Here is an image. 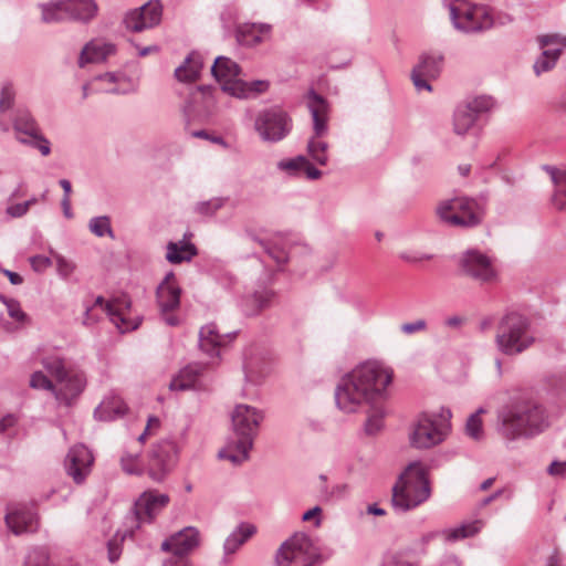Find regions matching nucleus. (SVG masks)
Wrapping results in <instances>:
<instances>
[{
    "instance_id": "1",
    "label": "nucleus",
    "mask_w": 566,
    "mask_h": 566,
    "mask_svg": "<svg viewBox=\"0 0 566 566\" xmlns=\"http://www.w3.org/2000/svg\"><path fill=\"white\" fill-rule=\"evenodd\" d=\"M392 370L378 360H367L344 375L335 388L337 408L345 413L360 411L384 398Z\"/></svg>"
},
{
    "instance_id": "2",
    "label": "nucleus",
    "mask_w": 566,
    "mask_h": 566,
    "mask_svg": "<svg viewBox=\"0 0 566 566\" xmlns=\"http://www.w3.org/2000/svg\"><path fill=\"white\" fill-rule=\"evenodd\" d=\"M549 427V412L535 397H513L496 410L495 431L506 446L534 439Z\"/></svg>"
},
{
    "instance_id": "3",
    "label": "nucleus",
    "mask_w": 566,
    "mask_h": 566,
    "mask_svg": "<svg viewBox=\"0 0 566 566\" xmlns=\"http://www.w3.org/2000/svg\"><path fill=\"white\" fill-rule=\"evenodd\" d=\"M263 419L262 410L245 403L237 405L231 412L233 436L218 452V457L234 465L247 461Z\"/></svg>"
},
{
    "instance_id": "4",
    "label": "nucleus",
    "mask_w": 566,
    "mask_h": 566,
    "mask_svg": "<svg viewBox=\"0 0 566 566\" xmlns=\"http://www.w3.org/2000/svg\"><path fill=\"white\" fill-rule=\"evenodd\" d=\"M430 494V483L423 468L411 463L392 488V507L397 512H408L426 502Z\"/></svg>"
},
{
    "instance_id": "5",
    "label": "nucleus",
    "mask_w": 566,
    "mask_h": 566,
    "mask_svg": "<svg viewBox=\"0 0 566 566\" xmlns=\"http://www.w3.org/2000/svg\"><path fill=\"white\" fill-rule=\"evenodd\" d=\"M534 342L531 323L523 314L509 312L499 322L495 345L503 355H520L527 350Z\"/></svg>"
},
{
    "instance_id": "6",
    "label": "nucleus",
    "mask_w": 566,
    "mask_h": 566,
    "mask_svg": "<svg viewBox=\"0 0 566 566\" xmlns=\"http://www.w3.org/2000/svg\"><path fill=\"white\" fill-rule=\"evenodd\" d=\"M211 73L221 85V90L237 98H255L269 90V82L255 80L243 81L240 66L229 57L219 56L211 66Z\"/></svg>"
},
{
    "instance_id": "7",
    "label": "nucleus",
    "mask_w": 566,
    "mask_h": 566,
    "mask_svg": "<svg viewBox=\"0 0 566 566\" xmlns=\"http://www.w3.org/2000/svg\"><path fill=\"white\" fill-rule=\"evenodd\" d=\"M450 21L455 30L462 33H480L494 24L491 9L485 4L468 0H451L444 3Z\"/></svg>"
},
{
    "instance_id": "8",
    "label": "nucleus",
    "mask_w": 566,
    "mask_h": 566,
    "mask_svg": "<svg viewBox=\"0 0 566 566\" xmlns=\"http://www.w3.org/2000/svg\"><path fill=\"white\" fill-rule=\"evenodd\" d=\"M451 410L442 407L438 412L421 413L410 433L412 447L429 449L441 443L450 431Z\"/></svg>"
},
{
    "instance_id": "9",
    "label": "nucleus",
    "mask_w": 566,
    "mask_h": 566,
    "mask_svg": "<svg viewBox=\"0 0 566 566\" xmlns=\"http://www.w3.org/2000/svg\"><path fill=\"white\" fill-rule=\"evenodd\" d=\"M436 212L441 222L455 228H473L483 219L478 201L464 196L442 200Z\"/></svg>"
},
{
    "instance_id": "10",
    "label": "nucleus",
    "mask_w": 566,
    "mask_h": 566,
    "mask_svg": "<svg viewBox=\"0 0 566 566\" xmlns=\"http://www.w3.org/2000/svg\"><path fill=\"white\" fill-rule=\"evenodd\" d=\"M54 384L43 371H34L30 377V387L50 391L59 402L70 405L86 386V377L81 371L69 370Z\"/></svg>"
},
{
    "instance_id": "11",
    "label": "nucleus",
    "mask_w": 566,
    "mask_h": 566,
    "mask_svg": "<svg viewBox=\"0 0 566 566\" xmlns=\"http://www.w3.org/2000/svg\"><path fill=\"white\" fill-rule=\"evenodd\" d=\"M182 448L184 443L172 437L155 443L148 453L147 472L149 478L155 482H163L176 468Z\"/></svg>"
},
{
    "instance_id": "12",
    "label": "nucleus",
    "mask_w": 566,
    "mask_h": 566,
    "mask_svg": "<svg viewBox=\"0 0 566 566\" xmlns=\"http://www.w3.org/2000/svg\"><path fill=\"white\" fill-rule=\"evenodd\" d=\"M459 266L464 275L481 284H494L499 281L495 259L478 249H468L459 256Z\"/></svg>"
},
{
    "instance_id": "13",
    "label": "nucleus",
    "mask_w": 566,
    "mask_h": 566,
    "mask_svg": "<svg viewBox=\"0 0 566 566\" xmlns=\"http://www.w3.org/2000/svg\"><path fill=\"white\" fill-rule=\"evenodd\" d=\"M292 119L279 107L263 109L258 113L254 129L263 142L277 143L292 130Z\"/></svg>"
},
{
    "instance_id": "14",
    "label": "nucleus",
    "mask_w": 566,
    "mask_h": 566,
    "mask_svg": "<svg viewBox=\"0 0 566 566\" xmlns=\"http://www.w3.org/2000/svg\"><path fill=\"white\" fill-rule=\"evenodd\" d=\"M315 552L305 533H295L280 546L275 555L276 566H312Z\"/></svg>"
},
{
    "instance_id": "15",
    "label": "nucleus",
    "mask_w": 566,
    "mask_h": 566,
    "mask_svg": "<svg viewBox=\"0 0 566 566\" xmlns=\"http://www.w3.org/2000/svg\"><path fill=\"white\" fill-rule=\"evenodd\" d=\"M160 0H149L139 8L128 10L123 18V24L130 32H143L160 24L163 19Z\"/></svg>"
},
{
    "instance_id": "16",
    "label": "nucleus",
    "mask_w": 566,
    "mask_h": 566,
    "mask_svg": "<svg viewBox=\"0 0 566 566\" xmlns=\"http://www.w3.org/2000/svg\"><path fill=\"white\" fill-rule=\"evenodd\" d=\"M90 307H95V311H101V313L107 315L122 333L134 331L139 325V321L128 317L130 301L126 296L109 302H106L103 296H97Z\"/></svg>"
},
{
    "instance_id": "17",
    "label": "nucleus",
    "mask_w": 566,
    "mask_h": 566,
    "mask_svg": "<svg viewBox=\"0 0 566 566\" xmlns=\"http://www.w3.org/2000/svg\"><path fill=\"white\" fill-rule=\"evenodd\" d=\"M537 43L542 53L534 62L533 70L536 76H539L555 67L563 50L566 48V36L544 34L537 38Z\"/></svg>"
},
{
    "instance_id": "18",
    "label": "nucleus",
    "mask_w": 566,
    "mask_h": 566,
    "mask_svg": "<svg viewBox=\"0 0 566 566\" xmlns=\"http://www.w3.org/2000/svg\"><path fill=\"white\" fill-rule=\"evenodd\" d=\"M170 497L156 490L143 492L134 503V517L136 527L144 523H151L155 517L169 504Z\"/></svg>"
},
{
    "instance_id": "19",
    "label": "nucleus",
    "mask_w": 566,
    "mask_h": 566,
    "mask_svg": "<svg viewBox=\"0 0 566 566\" xmlns=\"http://www.w3.org/2000/svg\"><path fill=\"white\" fill-rule=\"evenodd\" d=\"M199 545V531L187 526L161 543V551L171 553L169 558H186Z\"/></svg>"
},
{
    "instance_id": "20",
    "label": "nucleus",
    "mask_w": 566,
    "mask_h": 566,
    "mask_svg": "<svg viewBox=\"0 0 566 566\" xmlns=\"http://www.w3.org/2000/svg\"><path fill=\"white\" fill-rule=\"evenodd\" d=\"M93 454L83 444H76L69 450L65 459L66 472L75 483H82L91 472Z\"/></svg>"
},
{
    "instance_id": "21",
    "label": "nucleus",
    "mask_w": 566,
    "mask_h": 566,
    "mask_svg": "<svg viewBox=\"0 0 566 566\" xmlns=\"http://www.w3.org/2000/svg\"><path fill=\"white\" fill-rule=\"evenodd\" d=\"M6 524L14 535L34 533L39 528V516L31 507L18 504L8 510Z\"/></svg>"
},
{
    "instance_id": "22",
    "label": "nucleus",
    "mask_w": 566,
    "mask_h": 566,
    "mask_svg": "<svg viewBox=\"0 0 566 566\" xmlns=\"http://www.w3.org/2000/svg\"><path fill=\"white\" fill-rule=\"evenodd\" d=\"M307 108L313 119V135L316 137H324L328 132V103L318 95L314 90H311L306 95Z\"/></svg>"
},
{
    "instance_id": "23",
    "label": "nucleus",
    "mask_w": 566,
    "mask_h": 566,
    "mask_svg": "<svg viewBox=\"0 0 566 566\" xmlns=\"http://www.w3.org/2000/svg\"><path fill=\"white\" fill-rule=\"evenodd\" d=\"M65 11L69 22L81 25H88L93 22L99 12V6L96 0H64Z\"/></svg>"
},
{
    "instance_id": "24",
    "label": "nucleus",
    "mask_w": 566,
    "mask_h": 566,
    "mask_svg": "<svg viewBox=\"0 0 566 566\" xmlns=\"http://www.w3.org/2000/svg\"><path fill=\"white\" fill-rule=\"evenodd\" d=\"M181 290L174 272H168L157 287L156 296L160 312H172L179 307Z\"/></svg>"
},
{
    "instance_id": "25",
    "label": "nucleus",
    "mask_w": 566,
    "mask_h": 566,
    "mask_svg": "<svg viewBox=\"0 0 566 566\" xmlns=\"http://www.w3.org/2000/svg\"><path fill=\"white\" fill-rule=\"evenodd\" d=\"M202 364H190L182 368L170 381V389L184 391L189 389L201 390L205 388Z\"/></svg>"
},
{
    "instance_id": "26",
    "label": "nucleus",
    "mask_w": 566,
    "mask_h": 566,
    "mask_svg": "<svg viewBox=\"0 0 566 566\" xmlns=\"http://www.w3.org/2000/svg\"><path fill=\"white\" fill-rule=\"evenodd\" d=\"M116 52L114 43L103 39H93L87 42L81 50L78 56L80 67H84L88 63H99Z\"/></svg>"
},
{
    "instance_id": "27",
    "label": "nucleus",
    "mask_w": 566,
    "mask_h": 566,
    "mask_svg": "<svg viewBox=\"0 0 566 566\" xmlns=\"http://www.w3.org/2000/svg\"><path fill=\"white\" fill-rule=\"evenodd\" d=\"M96 82L105 83L106 86L102 88L103 92L109 94L125 95L132 94L137 91V83L119 72H107L94 78Z\"/></svg>"
},
{
    "instance_id": "28",
    "label": "nucleus",
    "mask_w": 566,
    "mask_h": 566,
    "mask_svg": "<svg viewBox=\"0 0 566 566\" xmlns=\"http://www.w3.org/2000/svg\"><path fill=\"white\" fill-rule=\"evenodd\" d=\"M230 339V334H219L217 326L212 323L200 328L199 347L211 357L220 355V348Z\"/></svg>"
},
{
    "instance_id": "29",
    "label": "nucleus",
    "mask_w": 566,
    "mask_h": 566,
    "mask_svg": "<svg viewBox=\"0 0 566 566\" xmlns=\"http://www.w3.org/2000/svg\"><path fill=\"white\" fill-rule=\"evenodd\" d=\"M272 25L268 23H245L237 29V40L245 46H255L270 38Z\"/></svg>"
},
{
    "instance_id": "30",
    "label": "nucleus",
    "mask_w": 566,
    "mask_h": 566,
    "mask_svg": "<svg viewBox=\"0 0 566 566\" xmlns=\"http://www.w3.org/2000/svg\"><path fill=\"white\" fill-rule=\"evenodd\" d=\"M543 170L549 176L554 185L551 202L556 210H566V170L554 166L545 165Z\"/></svg>"
},
{
    "instance_id": "31",
    "label": "nucleus",
    "mask_w": 566,
    "mask_h": 566,
    "mask_svg": "<svg viewBox=\"0 0 566 566\" xmlns=\"http://www.w3.org/2000/svg\"><path fill=\"white\" fill-rule=\"evenodd\" d=\"M128 408L123 399L115 395L109 394L104 397L101 403L94 410V417L102 421H113L122 418Z\"/></svg>"
},
{
    "instance_id": "32",
    "label": "nucleus",
    "mask_w": 566,
    "mask_h": 566,
    "mask_svg": "<svg viewBox=\"0 0 566 566\" xmlns=\"http://www.w3.org/2000/svg\"><path fill=\"white\" fill-rule=\"evenodd\" d=\"M202 69L203 57L199 52L193 51L175 70V77L181 83H192L199 80Z\"/></svg>"
},
{
    "instance_id": "33",
    "label": "nucleus",
    "mask_w": 566,
    "mask_h": 566,
    "mask_svg": "<svg viewBox=\"0 0 566 566\" xmlns=\"http://www.w3.org/2000/svg\"><path fill=\"white\" fill-rule=\"evenodd\" d=\"M243 369L249 382L259 384L270 373V360L263 353H254L245 357Z\"/></svg>"
},
{
    "instance_id": "34",
    "label": "nucleus",
    "mask_w": 566,
    "mask_h": 566,
    "mask_svg": "<svg viewBox=\"0 0 566 566\" xmlns=\"http://www.w3.org/2000/svg\"><path fill=\"white\" fill-rule=\"evenodd\" d=\"M255 533V525L247 522L240 523L223 543L224 556L235 554Z\"/></svg>"
},
{
    "instance_id": "35",
    "label": "nucleus",
    "mask_w": 566,
    "mask_h": 566,
    "mask_svg": "<svg viewBox=\"0 0 566 566\" xmlns=\"http://www.w3.org/2000/svg\"><path fill=\"white\" fill-rule=\"evenodd\" d=\"M41 21L45 24H59L69 22L64 0H50L38 4Z\"/></svg>"
},
{
    "instance_id": "36",
    "label": "nucleus",
    "mask_w": 566,
    "mask_h": 566,
    "mask_svg": "<svg viewBox=\"0 0 566 566\" xmlns=\"http://www.w3.org/2000/svg\"><path fill=\"white\" fill-rule=\"evenodd\" d=\"M13 129L17 140L21 144L41 130L35 119L27 111L19 112L13 122Z\"/></svg>"
},
{
    "instance_id": "37",
    "label": "nucleus",
    "mask_w": 566,
    "mask_h": 566,
    "mask_svg": "<svg viewBox=\"0 0 566 566\" xmlns=\"http://www.w3.org/2000/svg\"><path fill=\"white\" fill-rule=\"evenodd\" d=\"M274 298V292L268 289L254 292L242 301V311L245 315H256L263 308L270 306Z\"/></svg>"
},
{
    "instance_id": "38",
    "label": "nucleus",
    "mask_w": 566,
    "mask_h": 566,
    "mask_svg": "<svg viewBox=\"0 0 566 566\" xmlns=\"http://www.w3.org/2000/svg\"><path fill=\"white\" fill-rule=\"evenodd\" d=\"M195 255H197V248L189 241L181 240L167 244L166 259L169 263L179 264L190 261Z\"/></svg>"
},
{
    "instance_id": "39",
    "label": "nucleus",
    "mask_w": 566,
    "mask_h": 566,
    "mask_svg": "<svg viewBox=\"0 0 566 566\" xmlns=\"http://www.w3.org/2000/svg\"><path fill=\"white\" fill-rule=\"evenodd\" d=\"M420 554L416 547H405L388 554L381 566H420Z\"/></svg>"
},
{
    "instance_id": "40",
    "label": "nucleus",
    "mask_w": 566,
    "mask_h": 566,
    "mask_svg": "<svg viewBox=\"0 0 566 566\" xmlns=\"http://www.w3.org/2000/svg\"><path fill=\"white\" fill-rule=\"evenodd\" d=\"M478 118L471 108L464 104L459 105L453 114V132L459 136L467 135L475 125Z\"/></svg>"
},
{
    "instance_id": "41",
    "label": "nucleus",
    "mask_w": 566,
    "mask_h": 566,
    "mask_svg": "<svg viewBox=\"0 0 566 566\" xmlns=\"http://www.w3.org/2000/svg\"><path fill=\"white\" fill-rule=\"evenodd\" d=\"M443 56L440 53H424L420 56L418 64L415 66L417 72H421L429 78H436L442 69Z\"/></svg>"
},
{
    "instance_id": "42",
    "label": "nucleus",
    "mask_w": 566,
    "mask_h": 566,
    "mask_svg": "<svg viewBox=\"0 0 566 566\" xmlns=\"http://www.w3.org/2000/svg\"><path fill=\"white\" fill-rule=\"evenodd\" d=\"M323 137L312 136L306 146L308 157L319 166H326L328 164V148L329 145Z\"/></svg>"
},
{
    "instance_id": "43",
    "label": "nucleus",
    "mask_w": 566,
    "mask_h": 566,
    "mask_svg": "<svg viewBox=\"0 0 566 566\" xmlns=\"http://www.w3.org/2000/svg\"><path fill=\"white\" fill-rule=\"evenodd\" d=\"M483 527V522L480 520L463 523L454 528H449L442 532L446 539L449 542H455L467 537H471L479 533Z\"/></svg>"
},
{
    "instance_id": "44",
    "label": "nucleus",
    "mask_w": 566,
    "mask_h": 566,
    "mask_svg": "<svg viewBox=\"0 0 566 566\" xmlns=\"http://www.w3.org/2000/svg\"><path fill=\"white\" fill-rule=\"evenodd\" d=\"M282 239L277 238L271 242L259 240L266 253L277 263L284 264L292 256V248H287L286 243H282Z\"/></svg>"
},
{
    "instance_id": "45",
    "label": "nucleus",
    "mask_w": 566,
    "mask_h": 566,
    "mask_svg": "<svg viewBox=\"0 0 566 566\" xmlns=\"http://www.w3.org/2000/svg\"><path fill=\"white\" fill-rule=\"evenodd\" d=\"M46 373L56 379H62L69 370L65 368L64 359L56 353H46L40 359Z\"/></svg>"
},
{
    "instance_id": "46",
    "label": "nucleus",
    "mask_w": 566,
    "mask_h": 566,
    "mask_svg": "<svg viewBox=\"0 0 566 566\" xmlns=\"http://www.w3.org/2000/svg\"><path fill=\"white\" fill-rule=\"evenodd\" d=\"M488 410L484 407H480L474 413L470 415L465 422V433L473 440L480 441L484 438V429L482 416Z\"/></svg>"
},
{
    "instance_id": "47",
    "label": "nucleus",
    "mask_w": 566,
    "mask_h": 566,
    "mask_svg": "<svg viewBox=\"0 0 566 566\" xmlns=\"http://www.w3.org/2000/svg\"><path fill=\"white\" fill-rule=\"evenodd\" d=\"M307 165V157L303 155L289 159H282L276 164L279 170L285 172L289 177H298L303 174V167Z\"/></svg>"
},
{
    "instance_id": "48",
    "label": "nucleus",
    "mask_w": 566,
    "mask_h": 566,
    "mask_svg": "<svg viewBox=\"0 0 566 566\" xmlns=\"http://www.w3.org/2000/svg\"><path fill=\"white\" fill-rule=\"evenodd\" d=\"M326 480H327L326 475H324V474L319 475V481L323 483L319 486V495L323 501L328 502V501L339 500L348 494V485L347 484L339 483V484H335L331 489H328L327 485L325 484Z\"/></svg>"
},
{
    "instance_id": "49",
    "label": "nucleus",
    "mask_w": 566,
    "mask_h": 566,
    "mask_svg": "<svg viewBox=\"0 0 566 566\" xmlns=\"http://www.w3.org/2000/svg\"><path fill=\"white\" fill-rule=\"evenodd\" d=\"M228 201L224 197H214L209 200L199 201L195 205L193 211L202 217H213Z\"/></svg>"
},
{
    "instance_id": "50",
    "label": "nucleus",
    "mask_w": 566,
    "mask_h": 566,
    "mask_svg": "<svg viewBox=\"0 0 566 566\" xmlns=\"http://www.w3.org/2000/svg\"><path fill=\"white\" fill-rule=\"evenodd\" d=\"M371 407V411L364 426L365 432L368 436L377 434L384 427L385 412L382 408L378 407L377 403Z\"/></svg>"
},
{
    "instance_id": "51",
    "label": "nucleus",
    "mask_w": 566,
    "mask_h": 566,
    "mask_svg": "<svg viewBox=\"0 0 566 566\" xmlns=\"http://www.w3.org/2000/svg\"><path fill=\"white\" fill-rule=\"evenodd\" d=\"M90 231L98 238L108 235L114 238L111 219L107 216L94 217L88 221Z\"/></svg>"
},
{
    "instance_id": "52",
    "label": "nucleus",
    "mask_w": 566,
    "mask_h": 566,
    "mask_svg": "<svg viewBox=\"0 0 566 566\" xmlns=\"http://www.w3.org/2000/svg\"><path fill=\"white\" fill-rule=\"evenodd\" d=\"M122 469L128 474H142L143 463L138 453L125 452L120 457Z\"/></svg>"
},
{
    "instance_id": "53",
    "label": "nucleus",
    "mask_w": 566,
    "mask_h": 566,
    "mask_svg": "<svg viewBox=\"0 0 566 566\" xmlns=\"http://www.w3.org/2000/svg\"><path fill=\"white\" fill-rule=\"evenodd\" d=\"M49 552L43 547H35L27 554L23 566H49Z\"/></svg>"
},
{
    "instance_id": "54",
    "label": "nucleus",
    "mask_w": 566,
    "mask_h": 566,
    "mask_svg": "<svg viewBox=\"0 0 566 566\" xmlns=\"http://www.w3.org/2000/svg\"><path fill=\"white\" fill-rule=\"evenodd\" d=\"M51 254L55 260L57 274L60 277L67 280L76 269L75 263L62 254L55 253L53 251H51Z\"/></svg>"
},
{
    "instance_id": "55",
    "label": "nucleus",
    "mask_w": 566,
    "mask_h": 566,
    "mask_svg": "<svg viewBox=\"0 0 566 566\" xmlns=\"http://www.w3.org/2000/svg\"><path fill=\"white\" fill-rule=\"evenodd\" d=\"M23 145L38 149L42 156L51 154V143L41 130L28 140H23Z\"/></svg>"
},
{
    "instance_id": "56",
    "label": "nucleus",
    "mask_w": 566,
    "mask_h": 566,
    "mask_svg": "<svg viewBox=\"0 0 566 566\" xmlns=\"http://www.w3.org/2000/svg\"><path fill=\"white\" fill-rule=\"evenodd\" d=\"M471 108L472 114L479 118L480 114L488 112L493 106V99L489 96H478L464 103Z\"/></svg>"
},
{
    "instance_id": "57",
    "label": "nucleus",
    "mask_w": 566,
    "mask_h": 566,
    "mask_svg": "<svg viewBox=\"0 0 566 566\" xmlns=\"http://www.w3.org/2000/svg\"><path fill=\"white\" fill-rule=\"evenodd\" d=\"M127 535L133 536V531H126L124 534L120 535V538L119 533H117L112 539L108 541L107 551L108 559L111 563H115L116 560H118L122 553L120 543Z\"/></svg>"
},
{
    "instance_id": "58",
    "label": "nucleus",
    "mask_w": 566,
    "mask_h": 566,
    "mask_svg": "<svg viewBox=\"0 0 566 566\" xmlns=\"http://www.w3.org/2000/svg\"><path fill=\"white\" fill-rule=\"evenodd\" d=\"M6 306L8 310V314L11 318L19 323H27L28 322V315L27 313L21 308L20 303L17 300L13 301H7Z\"/></svg>"
},
{
    "instance_id": "59",
    "label": "nucleus",
    "mask_w": 566,
    "mask_h": 566,
    "mask_svg": "<svg viewBox=\"0 0 566 566\" xmlns=\"http://www.w3.org/2000/svg\"><path fill=\"white\" fill-rule=\"evenodd\" d=\"M14 102V92L12 90V86L9 84H6L1 88L0 93V112L6 113L13 106Z\"/></svg>"
},
{
    "instance_id": "60",
    "label": "nucleus",
    "mask_w": 566,
    "mask_h": 566,
    "mask_svg": "<svg viewBox=\"0 0 566 566\" xmlns=\"http://www.w3.org/2000/svg\"><path fill=\"white\" fill-rule=\"evenodd\" d=\"M432 258H433L432 254H427V253H422V252L415 251V250H406V251H401L399 253V259H401L405 262L412 263V264H416V263H419L422 261H429Z\"/></svg>"
},
{
    "instance_id": "61",
    "label": "nucleus",
    "mask_w": 566,
    "mask_h": 566,
    "mask_svg": "<svg viewBox=\"0 0 566 566\" xmlns=\"http://www.w3.org/2000/svg\"><path fill=\"white\" fill-rule=\"evenodd\" d=\"M198 91L201 93L205 103L203 115L209 116L212 114L216 106V101L212 96V88L210 86H199Z\"/></svg>"
},
{
    "instance_id": "62",
    "label": "nucleus",
    "mask_w": 566,
    "mask_h": 566,
    "mask_svg": "<svg viewBox=\"0 0 566 566\" xmlns=\"http://www.w3.org/2000/svg\"><path fill=\"white\" fill-rule=\"evenodd\" d=\"M29 262L35 272H44L52 265L51 258L40 254L31 256Z\"/></svg>"
},
{
    "instance_id": "63",
    "label": "nucleus",
    "mask_w": 566,
    "mask_h": 566,
    "mask_svg": "<svg viewBox=\"0 0 566 566\" xmlns=\"http://www.w3.org/2000/svg\"><path fill=\"white\" fill-rule=\"evenodd\" d=\"M438 532H429L423 534L417 542H415L410 547H416L417 553L420 554V558L426 555V546L438 536Z\"/></svg>"
},
{
    "instance_id": "64",
    "label": "nucleus",
    "mask_w": 566,
    "mask_h": 566,
    "mask_svg": "<svg viewBox=\"0 0 566 566\" xmlns=\"http://www.w3.org/2000/svg\"><path fill=\"white\" fill-rule=\"evenodd\" d=\"M427 328V322L424 319H417L409 323H403L400 329L406 335H412L422 332Z\"/></svg>"
}]
</instances>
